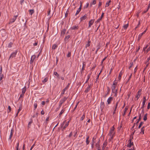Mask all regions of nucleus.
Wrapping results in <instances>:
<instances>
[{"instance_id":"nucleus-1","label":"nucleus","mask_w":150,"mask_h":150,"mask_svg":"<svg viewBox=\"0 0 150 150\" xmlns=\"http://www.w3.org/2000/svg\"><path fill=\"white\" fill-rule=\"evenodd\" d=\"M114 129L115 128L114 126H113L111 129L108 134V135L110 136V139H113L114 136V134L115 133V132L114 131Z\"/></svg>"},{"instance_id":"nucleus-2","label":"nucleus","mask_w":150,"mask_h":150,"mask_svg":"<svg viewBox=\"0 0 150 150\" xmlns=\"http://www.w3.org/2000/svg\"><path fill=\"white\" fill-rule=\"evenodd\" d=\"M67 98L65 97H64L63 99H61L59 101V106L58 108H57L55 110V111L57 112L61 108L62 104L66 100Z\"/></svg>"},{"instance_id":"nucleus-3","label":"nucleus","mask_w":150,"mask_h":150,"mask_svg":"<svg viewBox=\"0 0 150 150\" xmlns=\"http://www.w3.org/2000/svg\"><path fill=\"white\" fill-rule=\"evenodd\" d=\"M112 92L116 94L117 93V89L116 88V86L112 85Z\"/></svg>"},{"instance_id":"nucleus-4","label":"nucleus","mask_w":150,"mask_h":150,"mask_svg":"<svg viewBox=\"0 0 150 150\" xmlns=\"http://www.w3.org/2000/svg\"><path fill=\"white\" fill-rule=\"evenodd\" d=\"M18 16V15L14 16L10 20V22L9 23V24L13 23L16 20Z\"/></svg>"},{"instance_id":"nucleus-5","label":"nucleus","mask_w":150,"mask_h":150,"mask_svg":"<svg viewBox=\"0 0 150 150\" xmlns=\"http://www.w3.org/2000/svg\"><path fill=\"white\" fill-rule=\"evenodd\" d=\"M18 51L17 50H16L14 52L12 53L10 55L9 59H11V58H13L14 57H15Z\"/></svg>"},{"instance_id":"nucleus-6","label":"nucleus","mask_w":150,"mask_h":150,"mask_svg":"<svg viewBox=\"0 0 150 150\" xmlns=\"http://www.w3.org/2000/svg\"><path fill=\"white\" fill-rule=\"evenodd\" d=\"M113 98L112 97H110L109 98H108L107 100V105H108L110 104Z\"/></svg>"},{"instance_id":"nucleus-7","label":"nucleus","mask_w":150,"mask_h":150,"mask_svg":"<svg viewBox=\"0 0 150 150\" xmlns=\"http://www.w3.org/2000/svg\"><path fill=\"white\" fill-rule=\"evenodd\" d=\"M80 4H81L80 6V7H79V8L77 10L76 13L75 14V16L77 15L80 12V11L81 10V6H82V4L81 3V2H80Z\"/></svg>"},{"instance_id":"nucleus-8","label":"nucleus","mask_w":150,"mask_h":150,"mask_svg":"<svg viewBox=\"0 0 150 150\" xmlns=\"http://www.w3.org/2000/svg\"><path fill=\"white\" fill-rule=\"evenodd\" d=\"M119 101H118L117 102L116 105L115 106L114 109V113H115L116 111V110L117 109L118 103H119Z\"/></svg>"},{"instance_id":"nucleus-9","label":"nucleus","mask_w":150,"mask_h":150,"mask_svg":"<svg viewBox=\"0 0 150 150\" xmlns=\"http://www.w3.org/2000/svg\"><path fill=\"white\" fill-rule=\"evenodd\" d=\"M70 85V83H69L68 84V85L63 90L62 92V94H64L65 91L67 90L69 87V86Z\"/></svg>"},{"instance_id":"nucleus-10","label":"nucleus","mask_w":150,"mask_h":150,"mask_svg":"<svg viewBox=\"0 0 150 150\" xmlns=\"http://www.w3.org/2000/svg\"><path fill=\"white\" fill-rule=\"evenodd\" d=\"M146 31V30H145L143 33H142L139 34V36H138V39L139 40L140 39V38H141L142 35L145 33Z\"/></svg>"},{"instance_id":"nucleus-11","label":"nucleus","mask_w":150,"mask_h":150,"mask_svg":"<svg viewBox=\"0 0 150 150\" xmlns=\"http://www.w3.org/2000/svg\"><path fill=\"white\" fill-rule=\"evenodd\" d=\"M107 142L106 141H105L104 142L103 144V147L102 148L103 150H104V149L107 146Z\"/></svg>"},{"instance_id":"nucleus-12","label":"nucleus","mask_w":150,"mask_h":150,"mask_svg":"<svg viewBox=\"0 0 150 150\" xmlns=\"http://www.w3.org/2000/svg\"><path fill=\"white\" fill-rule=\"evenodd\" d=\"M35 55L34 56H32L31 57V60L30 61V64H32L33 62V60L35 58Z\"/></svg>"},{"instance_id":"nucleus-13","label":"nucleus","mask_w":150,"mask_h":150,"mask_svg":"<svg viewBox=\"0 0 150 150\" xmlns=\"http://www.w3.org/2000/svg\"><path fill=\"white\" fill-rule=\"evenodd\" d=\"M66 31V30L65 29H62L61 30V35H62V36L63 35L64 36V34L65 33Z\"/></svg>"},{"instance_id":"nucleus-14","label":"nucleus","mask_w":150,"mask_h":150,"mask_svg":"<svg viewBox=\"0 0 150 150\" xmlns=\"http://www.w3.org/2000/svg\"><path fill=\"white\" fill-rule=\"evenodd\" d=\"M94 22V20H91L89 23V27H90L93 24V22Z\"/></svg>"},{"instance_id":"nucleus-15","label":"nucleus","mask_w":150,"mask_h":150,"mask_svg":"<svg viewBox=\"0 0 150 150\" xmlns=\"http://www.w3.org/2000/svg\"><path fill=\"white\" fill-rule=\"evenodd\" d=\"M54 74L58 78V79H59L60 78L59 75L57 73L56 71H54Z\"/></svg>"},{"instance_id":"nucleus-16","label":"nucleus","mask_w":150,"mask_h":150,"mask_svg":"<svg viewBox=\"0 0 150 150\" xmlns=\"http://www.w3.org/2000/svg\"><path fill=\"white\" fill-rule=\"evenodd\" d=\"M129 143L128 145V147H131L133 145V142H131V140L129 139Z\"/></svg>"},{"instance_id":"nucleus-17","label":"nucleus","mask_w":150,"mask_h":150,"mask_svg":"<svg viewBox=\"0 0 150 150\" xmlns=\"http://www.w3.org/2000/svg\"><path fill=\"white\" fill-rule=\"evenodd\" d=\"M84 119V113H83L82 117H81V119L79 120L80 122L81 123H82V121L83 120V119Z\"/></svg>"},{"instance_id":"nucleus-18","label":"nucleus","mask_w":150,"mask_h":150,"mask_svg":"<svg viewBox=\"0 0 150 150\" xmlns=\"http://www.w3.org/2000/svg\"><path fill=\"white\" fill-rule=\"evenodd\" d=\"M13 130H12V129H11V131L10 134L9 138H8L10 140L11 138L12 137L13 135Z\"/></svg>"},{"instance_id":"nucleus-19","label":"nucleus","mask_w":150,"mask_h":150,"mask_svg":"<svg viewBox=\"0 0 150 150\" xmlns=\"http://www.w3.org/2000/svg\"><path fill=\"white\" fill-rule=\"evenodd\" d=\"M70 36L69 35L66 36L64 38V41L65 42H68V39L70 38Z\"/></svg>"},{"instance_id":"nucleus-20","label":"nucleus","mask_w":150,"mask_h":150,"mask_svg":"<svg viewBox=\"0 0 150 150\" xmlns=\"http://www.w3.org/2000/svg\"><path fill=\"white\" fill-rule=\"evenodd\" d=\"M104 13H103L102 14V15L100 17V18L97 21V22H99L101 20L102 18L103 17L104 15Z\"/></svg>"},{"instance_id":"nucleus-21","label":"nucleus","mask_w":150,"mask_h":150,"mask_svg":"<svg viewBox=\"0 0 150 150\" xmlns=\"http://www.w3.org/2000/svg\"><path fill=\"white\" fill-rule=\"evenodd\" d=\"M146 98L145 97H144L143 98V100L142 102V105L143 107L144 106V105H145L146 102Z\"/></svg>"},{"instance_id":"nucleus-22","label":"nucleus","mask_w":150,"mask_h":150,"mask_svg":"<svg viewBox=\"0 0 150 150\" xmlns=\"http://www.w3.org/2000/svg\"><path fill=\"white\" fill-rule=\"evenodd\" d=\"M90 139H89V137H88L86 139V143L87 144H88L90 142Z\"/></svg>"},{"instance_id":"nucleus-23","label":"nucleus","mask_w":150,"mask_h":150,"mask_svg":"<svg viewBox=\"0 0 150 150\" xmlns=\"http://www.w3.org/2000/svg\"><path fill=\"white\" fill-rule=\"evenodd\" d=\"M127 110H128V108L126 106L125 108V110L124 111V113L123 114V115L124 116L125 115L126 112L127 111Z\"/></svg>"},{"instance_id":"nucleus-24","label":"nucleus","mask_w":150,"mask_h":150,"mask_svg":"<svg viewBox=\"0 0 150 150\" xmlns=\"http://www.w3.org/2000/svg\"><path fill=\"white\" fill-rule=\"evenodd\" d=\"M91 85H88V87L87 88V89L85 91V92H88L90 89Z\"/></svg>"},{"instance_id":"nucleus-25","label":"nucleus","mask_w":150,"mask_h":150,"mask_svg":"<svg viewBox=\"0 0 150 150\" xmlns=\"http://www.w3.org/2000/svg\"><path fill=\"white\" fill-rule=\"evenodd\" d=\"M26 88L25 87L22 89V93L24 94V93L25 92L26 90Z\"/></svg>"},{"instance_id":"nucleus-26","label":"nucleus","mask_w":150,"mask_h":150,"mask_svg":"<svg viewBox=\"0 0 150 150\" xmlns=\"http://www.w3.org/2000/svg\"><path fill=\"white\" fill-rule=\"evenodd\" d=\"M68 125L69 124H68V123H66L63 127V128L62 129V130L63 131L64 130V129H65L68 126Z\"/></svg>"},{"instance_id":"nucleus-27","label":"nucleus","mask_w":150,"mask_h":150,"mask_svg":"<svg viewBox=\"0 0 150 150\" xmlns=\"http://www.w3.org/2000/svg\"><path fill=\"white\" fill-rule=\"evenodd\" d=\"M22 105L21 104H20L19 106V108L18 110V113L19 112L22 110Z\"/></svg>"},{"instance_id":"nucleus-28","label":"nucleus","mask_w":150,"mask_h":150,"mask_svg":"<svg viewBox=\"0 0 150 150\" xmlns=\"http://www.w3.org/2000/svg\"><path fill=\"white\" fill-rule=\"evenodd\" d=\"M141 95V93H137V95L136 96V98H137V100H138L139 99V98L140 97Z\"/></svg>"},{"instance_id":"nucleus-29","label":"nucleus","mask_w":150,"mask_h":150,"mask_svg":"<svg viewBox=\"0 0 150 150\" xmlns=\"http://www.w3.org/2000/svg\"><path fill=\"white\" fill-rule=\"evenodd\" d=\"M122 73L123 72L122 71H121L119 74L118 79H119V80L121 79Z\"/></svg>"},{"instance_id":"nucleus-30","label":"nucleus","mask_w":150,"mask_h":150,"mask_svg":"<svg viewBox=\"0 0 150 150\" xmlns=\"http://www.w3.org/2000/svg\"><path fill=\"white\" fill-rule=\"evenodd\" d=\"M34 13V10L33 9H30L29 10V13L31 15H32Z\"/></svg>"},{"instance_id":"nucleus-31","label":"nucleus","mask_w":150,"mask_h":150,"mask_svg":"<svg viewBox=\"0 0 150 150\" xmlns=\"http://www.w3.org/2000/svg\"><path fill=\"white\" fill-rule=\"evenodd\" d=\"M32 122H33V120L31 119H30V121L29 122V123L28 124V127H30V126L31 125Z\"/></svg>"},{"instance_id":"nucleus-32","label":"nucleus","mask_w":150,"mask_h":150,"mask_svg":"<svg viewBox=\"0 0 150 150\" xmlns=\"http://www.w3.org/2000/svg\"><path fill=\"white\" fill-rule=\"evenodd\" d=\"M141 134H144V127H143L141 129V131L140 132Z\"/></svg>"},{"instance_id":"nucleus-33","label":"nucleus","mask_w":150,"mask_h":150,"mask_svg":"<svg viewBox=\"0 0 150 150\" xmlns=\"http://www.w3.org/2000/svg\"><path fill=\"white\" fill-rule=\"evenodd\" d=\"M13 44V43L12 42H10L8 44V47L9 48L11 47Z\"/></svg>"},{"instance_id":"nucleus-34","label":"nucleus","mask_w":150,"mask_h":150,"mask_svg":"<svg viewBox=\"0 0 150 150\" xmlns=\"http://www.w3.org/2000/svg\"><path fill=\"white\" fill-rule=\"evenodd\" d=\"M78 28V26H73L72 28L71 29L73 30H76V29H77Z\"/></svg>"},{"instance_id":"nucleus-35","label":"nucleus","mask_w":150,"mask_h":150,"mask_svg":"<svg viewBox=\"0 0 150 150\" xmlns=\"http://www.w3.org/2000/svg\"><path fill=\"white\" fill-rule=\"evenodd\" d=\"M64 111H65V110H64V109H62L61 111L60 112V113H59V117H60V116L62 115V114L64 112Z\"/></svg>"},{"instance_id":"nucleus-36","label":"nucleus","mask_w":150,"mask_h":150,"mask_svg":"<svg viewBox=\"0 0 150 150\" xmlns=\"http://www.w3.org/2000/svg\"><path fill=\"white\" fill-rule=\"evenodd\" d=\"M57 47V46L56 45L54 44L52 46V48L53 49H55Z\"/></svg>"},{"instance_id":"nucleus-37","label":"nucleus","mask_w":150,"mask_h":150,"mask_svg":"<svg viewBox=\"0 0 150 150\" xmlns=\"http://www.w3.org/2000/svg\"><path fill=\"white\" fill-rule=\"evenodd\" d=\"M147 114H146L144 116V117L143 120L144 121H145L147 120Z\"/></svg>"},{"instance_id":"nucleus-38","label":"nucleus","mask_w":150,"mask_h":150,"mask_svg":"<svg viewBox=\"0 0 150 150\" xmlns=\"http://www.w3.org/2000/svg\"><path fill=\"white\" fill-rule=\"evenodd\" d=\"M84 62H83V67H82V71H81V74H82L83 72V70L84 69Z\"/></svg>"},{"instance_id":"nucleus-39","label":"nucleus","mask_w":150,"mask_h":150,"mask_svg":"<svg viewBox=\"0 0 150 150\" xmlns=\"http://www.w3.org/2000/svg\"><path fill=\"white\" fill-rule=\"evenodd\" d=\"M111 2V1H110L108 2H107L105 5V7H108L110 5V3Z\"/></svg>"},{"instance_id":"nucleus-40","label":"nucleus","mask_w":150,"mask_h":150,"mask_svg":"<svg viewBox=\"0 0 150 150\" xmlns=\"http://www.w3.org/2000/svg\"><path fill=\"white\" fill-rule=\"evenodd\" d=\"M144 123L143 122H141L140 123L139 125V126L138 128H140L142 125Z\"/></svg>"},{"instance_id":"nucleus-41","label":"nucleus","mask_w":150,"mask_h":150,"mask_svg":"<svg viewBox=\"0 0 150 150\" xmlns=\"http://www.w3.org/2000/svg\"><path fill=\"white\" fill-rule=\"evenodd\" d=\"M128 26V24H126L124 26L123 28L124 29H126L127 28Z\"/></svg>"},{"instance_id":"nucleus-42","label":"nucleus","mask_w":150,"mask_h":150,"mask_svg":"<svg viewBox=\"0 0 150 150\" xmlns=\"http://www.w3.org/2000/svg\"><path fill=\"white\" fill-rule=\"evenodd\" d=\"M4 77V75L3 74H0V80L1 81L2 79V78Z\"/></svg>"},{"instance_id":"nucleus-43","label":"nucleus","mask_w":150,"mask_h":150,"mask_svg":"<svg viewBox=\"0 0 150 150\" xmlns=\"http://www.w3.org/2000/svg\"><path fill=\"white\" fill-rule=\"evenodd\" d=\"M71 52H69L68 54L67 55V57H69L71 56Z\"/></svg>"},{"instance_id":"nucleus-44","label":"nucleus","mask_w":150,"mask_h":150,"mask_svg":"<svg viewBox=\"0 0 150 150\" xmlns=\"http://www.w3.org/2000/svg\"><path fill=\"white\" fill-rule=\"evenodd\" d=\"M117 83V82H116V81L115 80L113 81V82L112 85L116 86Z\"/></svg>"},{"instance_id":"nucleus-45","label":"nucleus","mask_w":150,"mask_h":150,"mask_svg":"<svg viewBox=\"0 0 150 150\" xmlns=\"http://www.w3.org/2000/svg\"><path fill=\"white\" fill-rule=\"evenodd\" d=\"M47 78H45L44 79V80L42 81V82L43 83L46 82H47Z\"/></svg>"},{"instance_id":"nucleus-46","label":"nucleus","mask_w":150,"mask_h":150,"mask_svg":"<svg viewBox=\"0 0 150 150\" xmlns=\"http://www.w3.org/2000/svg\"><path fill=\"white\" fill-rule=\"evenodd\" d=\"M96 3V1L95 0H94L93 1V2L91 3V5H95Z\"/></svg>"},{"instance_id":"nucleus-47","label":"nucleus","mask_w":150,"mask_h":150,"mask_svg":"<svg viewBox=\"0 0 150 150\" xmlns=\"http://www.w3.org/2000/svg\"><path fill=\"white\" fill-rule=\"evenodd\" d=\"M34 110H35L37 107V104L36 103H34Z\"/></svg>"},{"instance_id":"nucleus-48","label":"nucleus","mask_w":150,"mask_h":150,"mask_svg":"<svg viewBox=\"0 0 150 150\" xmlns=\"http://www.w3.org/2000/svg\"><path fill=\"white\" fill-rule=\"evenodd\" d=\"M90 42L88 41L87 44L86 45V47H88L90 45Z\"/></svg>"},{"instance_id":"nucleus-49","label":"nucleus","mask_w":150,"mask_h":150,"mask_svg":"<svg viewBox=\"0 0 150 150\" xmlns=\"http://www.w3.org/2000/svg\"><path fill=\"white\" fill-rule=\"evenodd\" d=\"M141 114L140 115L138 119V121L137 122V123H138L140 121L141 119Z\"/></svg>"},{"instance_id":"nucleus-50","label":"nucleus","mask_w":150,"mask_h":150,"mask_svg":"<svg viewBox=\"0 0 150 150\" xmlns=\"http://www.w3.org/2000/svg\"><path fill=\"white\" fill-rule=\"evenodd\" d=\"M81 21H82L84 20V15L82 17L80 18Z\"/></svg>"},{"instance_id":"nucleus-51","label":"nucleus","mask_w":150,"mask_h":150,"mask_svg":"<svg viewBox=\"0 0 150 150\" xmlns=\"http://www.w3.org/2000/svg\"><path fill=\"white\" fill-rule=\"evenodd\" d=\"M19 145V142H18L17 143V147H16V150H18Z\"/></svg>"},{"instance_id":"nucleus-52","label":"nucleus","mask_w":150,"mask_h":150,"mask_svg":"<svg viewBox=\"0 0 150 150\" xmlns=\"http://www.w3.org/2000/svg\"><path fill=\"white\" fill-rule=\"evenodd\" d=\"M24 96V94L22 93V94L20 95V96L19 98V99L20 98L23 97Z\"/></svg>"},{"instance_id":"nucleus-53","label":"nucleus","mask_w":150,"mask_h":150,"mask_svg":"<svg viewBox=\"0 0 150 150\" xmlns=\"http://www.w3.org/2000/svg\"><path fill=\"white\" fill-rule=\"evenodd\" d=\"M24 0H21L20 1V4L21 5H23V2H24Z\"/></svg>"},{"instance_id":"nucleus-54","label":"nucleus","mask_w":150,"mask_h":150,"mask_svg":"<svg viewBox=\"0 0 150 150\" xmlns=\"http://www.w3.org/2000/svg\"><path fill=\"white\" fill-rule=\"evenodd\" d=\"M90 75H88V77H87V80L86 81V82H87V81H88V79H89V78H90Z\"/></svg>"},{"instance_id":"nucleus-55","label":"nucleus","mask_w":150,"mask_h":150,"mask_svg":"<svg viewBox=\"0 0 150 150\" xmlns=\"http://www.w3.org/2000/svg\"><path fill=\"white\" fill-rule=\"evenodd\" d=\"M148 46V45H146V46L143 48V51H145V50L147 48Z\"/></svg>"},{"instance_id":"nucleus-56","label":"nucleus","mask_w":150,"mask_h":150,"mask_svg":"<svg viewBox=\"0 0 150 150\" xmlns=\"http://www.w3.org/2000/svg\"><path fill=\"white\" fill-rule=\"evenodd\" d=\"M150 103H148L147 107V109H149L150 108Z\"/></svg>"},{"instance_id":"nucleus-57","label":"nucleus","mask_w":150,"mask_h":150,"mask_svg":"<svg viewBox=\"0 0 150 150\" xmlns=\"http://www.w3.org/2000/svg\"><path fill=\"white\" fill-rule=\"evenodd\" d=\"M8 109L9 110V111H8V112H10L11 111V108L10 106H8Z\"/></svg>"},{"instance_id":"nucleus-58","label":"nucleus","mask_w":150,"mask_h":150,"mask_svg":"<svg viewBox=\"0 0 150 150\" xmlns=\"http://www.w3.org/2000/svg\"><path fill=\"white\" fill-rule=\"evenodd\" d=\"M2 67H1L0 70V74H2Z\"/></svg>"},{"instance_id":"nucleus-59","label":"nucleus","mask_w":150,"mask_h":150,"mask_svg":"<svg viewBox=\"0 0 150 150\" xmlns=\"http://www.w3.org/2000/svg\"><path fill=\"white\" fill-rule=\"evenodd\" d=\"M150 50V47H149L147 49V50H146V53H147Z\"/></svg>"},{"instance_id":"nucleus-60","label":"nucleus","mask_w":150,"mask_h":150,"mask_svg":"<svg viewBox=\"0 0 150 150\" xmlns=\"http://www.w3.org/2000/svg\"><path fill=\"white\" fill-rule=\"evenodd\" d=\"M50 11H51L50 9H49L48 11V13H47L48 15H49L50 14Z\"/></svg>"},{"instance_id":"nucleus-61","label":"nucleus","mask_w":150,"mask_h":150,"mask_svg":"<svg viewBox=\"0 0 150 150\" xmlns=\"http://www.w3.org/2000/svg\"><path fill=\"white\" fill-rule=\"evenodd\" d=\"M72 132H71L69 135V137H71L72 135Z\"/></svg>"},{"instance_id":"nucleus-62","label":"nucleus","mask_w":150,"mask_h":150,"mask_svg":"<svg viewBox=\"0 0 150 150\" xmlns=\"http://www.w3.org/2000/svg\"><path fill=\"white\" fill-rule=\"evenodd\" d=\"M45 101H42V102L41 104H42V105H45Z\"/></svg>"},{"instance_id":"nucleus-63","label":"nucleus","mask_w":150,"mask_h":150,"mask_svg":"<svg viewBox=\"0 0 150 150\" xmlns=\"http://www.w3.org/2000/svg\"><path fill=\"white\" fill-rule=\"evenodd\" d=\"M41 113L42 115H44L45 113V112H44V111L42 110L41 112Z\"/></svg>"},{"instance_id":"nucleus-64","label":"nucleus","mask_w":150,"mask_h":150,"mask_svg":"<svg viewBox=\"0 0 150 150\" xmlns=\"http://www.w3.org/2000/svg\"><path fill=\"white\" fill-rule=\"evenodd\" d=\"M35 146V144H33L32 146H31V148L30 149V150H32V149L33 148V147H34V146Z\"/></svg>"}]
</instances>
